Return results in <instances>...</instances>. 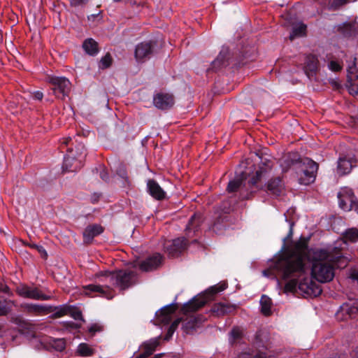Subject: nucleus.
Wrapping results in <instances>:
<instances>
[{
  "label": "nucleus",
  "mask_w": 358,
  "mask_h": 358,
  "mask_svg": "<svg viewBox=\"0 0 358 358\" xmlns=\"http://www.w3.org/2000/svg\"><path fill=\"white\" fill-rule=\"evenodd\" d=\"M307 248V241L300 239L292 249L273 260L269 268L263 271L264 275H273L274 278L280 277L283 280L290 278L285 285L286 292H294L298 287L304 297L319 296L322 293L321 287L306 276L304 259Z\"/></svg>",
  "instance_id": "f257e3e1"
},
{
  "label": "nucleus",
  "mask_w": 358,
  "mask_h": 358,
  "mask_svg": "<svg viewBox=\"0 0 358 358\" xmlns=\"http://www.w3.org/2000/svg\"><path fill=\"white\" fill-rule=\"evenodd\" d=\"M341 250L336 245L313 251L312 275L314 278L320 282H329L334 277L336 267L343 268L348 265V259Z\"/></svg>",
  "instance_id": "f03ea898"
},
{
  "label": "nucleus",
  "mask_w": 358,
  "mask_h": 358,
  "mask_svg": "<svg viewBox=\"0 0 358 358\" xmlns=\"http://www.w3.org/2000/svg\"><path fill=\"white\" fill-rule=\"evenodd\" d=\"M225 289V284L211 287L205 294L195 296L190 301L183 305L181 312L185 315V318L180 319L181 322L182 321V328L187 334L190 333L191 331L199 327L203 322L202 316L190 315V313L203 307L213 294Z\"/></svg>",
  "instance_id": "7ed1b4c3"
},
{
  "label": "nucleus",
  "mask_w": 358,
  "mask_h": 358,
  "mask_svg": "<svg viewBox=\"0 0 358 358\" xmlns=\"http://www.w3.org/2000/svg\"><path fill=\"white\" fill-rule=\"evenodd\" d=\"M262 164L266 166L264 169L263 166H260V170L257 171L255 176H253L246 183L243 185V178H238L229 181L227 190L229 192H240V196L242 199H248L250 196L259 189V182L268 172L271 170V164L268 160L262 161ZM244 175L243 172L241 173Z\"/></svg>",
  "instance_id": "20e7f679"
},
{
  "label": "nucleus",
  "mask_w": 358,
  "mask_h": 358,
  "mask_svg": "<svg viewBox=\"0 0 358 358\" xmlns=\"http://www.w3.org/2000/svg\"><path fill=\"white\" fill-rule=\"evenodd\" d=\"M105 280L112 286L125 289L136 283V274L129 270H120L113 273L107 271L105 273Z\"/></svg>",
  "instance_id": "39448f33"
},
{
  "label": "nucleus",
  "mask_w": 358,
  "mask_h": 358,
  "mask_svg": "<svg viewBox=\"0 0 358 358\" xmlns=\"http://www.w3.org/2000/svg\"><path fill=\"white\" fill-rule=\"evenodd\" d=\"M15 292L21 297L33 300L45 301L51 299L50 296L43 294L38 287H31L26 284H20L17 286Z\"/></svg>",
  "instance_id": "423d86ee"
},
{
  "label": "nucleus",
  "mask_w": 358,
  "mask_h": 358,
  "mask_svg": "<svg viewBox=\"0 0 358 358\" xmlns=\"http://www.w3.org/2000/svg\"><path fill=\"white\" fill-rule=\"evenodd\" d=\"M49 82L53 86L52 91L57 97L64 99L68 96L71 86L68 79L64 77H52Z\"/></svg>",
  "instance_id": "0eeeda50"
},
{
  "label": "nucleus",
  "mask_w": 358,
  "mask_h": 358,
  "mask_svg": "<svg viewBox=\"0 0 358 358\" xmlns=\"http://www.w3.org/2000/svg\"><path fill=\"white\" fill-rule=\"evenodd\" d=\"M303 164L305 166V169H303L302 175L299 178V182L307 185L315 181L318 164L308 158L303 160Z\"/></svg>",
  "instance_id": "6e6552de"
},
{
  "label": "nucleus",
  "mask_w": 358,
  "mask_h": 358,
  "mask_svg": "<svg viewBox=\"0 0 358 358\" xmlns=\"http://www.w3.org/2000/svg\"><path fill=\"white\" fill-rule=\"evenodd\" d=\"M187 241L185 238H178L174 240L165 241L164 250L171 257H176L182 252L187 247Z\"/></svg>",
  "instance_id": "1a4fd4ad"
},
{
  "label": "nucleus",
  "mask_w": 358,
  "mask_h": 358,
  "mask_svg": "<svg viewBox=\"0 0 358 358\" xmlns=\"http://www.w3.org/2000/svg\"><path fill=\"white\" fill-rule=\"evenodd\" d=\"M162 262V256L159 253H155L141 262H133V267H138L142 271H150L159 266Z\"/></svg>",
  "instance_id": "9d476101"
},
{
  "label": "nucleus",
  "mask_w": 358,
  "mask_h": 358,
  "mask_svg": "<svg viewBox=\"0 0 358 358\" xmlns=\"http://www.w3.org/2000/svg\"><path fill=\"white\" fill-rule=\"evenodd\" d=\"M153 52L154 43L152 41H145L136 45L134 55L137 62H143L150 59Z\"/></svg>",
  "instance_id": "9b49d317"
},
{
  "label": "nucleus",
  "mask_w": 358,
  "mask_h": 358,
  "mask_svg": "<svg viewBox=\"0 0 358 358\" xmlns=\"http://www.w3.org/2000/svg\"><path fill=\"white\" fill-rule=\"evenodd\" d=\"M264 190L269 195L279 196L285 192V184L280 176L273 177L265 184Z\"/></svg>",
  "instance_id": "f8f14e48"
},
{
  "label": "nucleus",
  "mask_w": 358,
  "mask_h": 358,
  "mask_svg": "<svg viewBox=\"0 0 358 358\" xmlns=\"http://www.w3.org/2000/svg\"><path fill=\"white\" fill-rule=\"evenodd\" d=\"M339 206L344 210H350L355 202V196L352 190L348 187H344L338 194Z\"/></svg>",
  "instance_id": "ddd939ff"
},
{
  "label": "nucleus",
  "mask_w": 358,
  "mask_h": 358,
  "mask_svg": "<svg viewBox=\"0 0 358 358\" xmlns=\"http://www.w3.org/2000/svg\"><path fill=\"white\" fill-rule=\"evenodd\" d=\"M85 292L92 296H101L108 299L113 297L112 289L109 285H89L84 287Z\"/></svg>",
  "instance_id": "4468645a"
},
{
  "label": "nucleus",
  "mask_w": 358,
  "mask_h": 358,
  "mask_svg": "<svg viewBox=\"0 0 358 358\" xmlns=\"http://www.w3.org/2000/svg\"><path fill=\"white\" fill-rule=\"evenodd\" d=\"M357 313L358 308L355 302L345 303L337 311L336 317L340 320H347L355 317Z\"/></svg>",
  "instance_id": "2eb2a0df"
},
{
  "label": "nucleus",
  "mask_w": 358,
  "mask_h": 358,
  "mask_svg": "<svg viewBox=\"0 0 358 358\" xmlns=\"http://www.w3.org/2000/svg\"><path fill=\"white\" fill-rule=\"evenodd\" d=\"M20 307L27 313L34 315H45L52 311V306L36 303H24Z\"/></svg>",
  "instance_id": "dca6fc26"
},
{
  "label": "nucleus",
  "mask_w": 358,
  "mask_h": 358,
  "mask_svg": "<svg viewBox=\"0 0 358 358\" xmlns=\"http://www.w3.org/2000/svg\"><path fill=\"white\" fill-rule=\"evenodd\" d=\"M153 103L158 109L168 110L173 106L174 99L171 94L161 92L154 96Z\"/></svg>",
  "instance_id": "f3484780"
},
{
  "label": "nucleus",
  "mask_w": 358,
  "mask_h": 358,
  "mask_svg": "<svg viewBox=\"0 0 358 358\" xmlns=\"http://www.w3.org/2000/svg\"><path fill=\"white\" fill-rule=\"evenodd\" d=\"M176 303H171L162 308L159 312L156 313L157 320L159 322L166 324L171 320V315L177 310Z\"/></svg>",
  "instance_id": "a211bd4d"
},
{
  "label": "nucleus",
  "mask_w": 358,
  "mask_h": 358,
  "mask_svg": "<svg viewBox=\"0 0 358 358\" xmlns=\"http://www.w3.org/2000/svg\"><path fill=\"white\" fill-rule=\"evenodd\" d=\"M103 231V229L101 225L92 224L87 226L83 231V241L84 243H90L94 238Z\"/></svg>",
  "instance_id": "6ab92c4d"
},
{
  "label": "nucleus",
  "mask_w": 358,
  "mask_h": 358,
  "mask_svg": "<svg viewBox=\"0 0 358 358\" xmlns=\"http://www.w3.org/2000/svg\"><path fill=\"white\" fill-rule=\"evenodd\" d=\"M236 309V306L234 304H230L229 303L221 302L215 303L211 311L216 316H223L227 314L231 313L234 312Z\"/></svg>",
  "instance_id": "aec40b11"
},
{
  "label": "nucleus",
  "mask_w": 358,
  "mask_h": 358,
  "mask_svg": "<svg viewBox=\"0 0 358 358\" xmlns=\"http://www.w3.org/2000/svg\"><path fill=\"white\" fill-rule=\"evenodd\" d=\"M159 344V337L151 338L141 345V353L137 358H145L150 355Z\"/></svg>",
  "instance_id": "412c9836"
},
{
  "label": "nucleus",
  "mask_w": 358,
  "mask_h": 358,
  "mask_svg": "<svg viewBox=\"0 0 358 358\" xmlns=\"http://www.w3.org/2000/svg\"><path fill=\"white\" fill-rule=\"evenodd\" d=\"M343 236L345 241H339L336 242L334 245V246H336V243H339V244L337 245V246H338V248L341 249V252L343 250V245H346V241H350L352 243H355L358 241V229L355 227L349 228L345 230Z\"/></svg>",
  "instance_id": "4be33fe9"
},
{
  "label": "nucleus",
  "mask_w": 358,
  "mask_h": 358,
  "mask_svg": "<svg viewBox=\"0 0 358 358\" xmlns=\"http://www.w3.org/2000/svg\"><path fill=\"white\" fill-rule=\"evenodd\" d=\"M148 192L150 194L157 200L163 199L166 193L154 180H149L147 183Z\"/></svg>",
  "instance_id": "5701e85b"
},
{
  "label": "nucleus",
  "mask_w": 358,
  "mask_h": 358,
  "mask_svg": "<svg viewBox=\"0 0 358 358\" xmlns=\"http://www.w3.org/2000/svg\"><path fill=\"white\" fill-rule=\"evenodd\" d=\"M353 167L351 158L347 157H340L338 161L337 173L343 176L349 173Z\"/></svg>",
  "instance_id": "b1692460"
},
{
  "label": "nucleus",
  "mask_w": 358,
  "mask_h": 358,
  "mask_svg": "<svg viewBox=\"0 0 358 358\" xmlns=\"http://www.w3.org/2000/svg\"><path fill=\"white\" fill-rule=\"evenodd\" d=\"M81 166L80 162H78L73 157L66 156L64 157L63 169L64 171H76Z\"/></svg>",
  "instance_id": "393cba45"
},
{
  "label": "nucleus",
  "mask_w": 358,
  "mask_h": 358,
  "mask_svg": "<svg viewBox=\"0 0 358 358\" xmlns=\"http://www.w3.org/2000/svg\"><path fill=\"white\" fill-rule=\"evenodd\" d=\"M348 64V78L350 80L358 79V62L356 57L349 60Z\"/></svg>",
  "instance_id": "a878e982"
},
{
  "label": "nucleus",
  "mask_w": 358,
  "mask_h": 358,
  "mask_svg": "<svg viewBox=\"0 0 358 358\" xmlns=\"http://www.w3.org/2000/svg\"><path fill=\"white\" fill-rule=\"evenodd\" d=\"M83 48L88 55L92 56L99 52L98 43L92 38L86 39L83 42Z\"/></svg>",
  "instance_id": "bb28decb"
},
{
  "label": "nucleus",
  "mask_w": 358,
  "mask_h": 358,
  "mask_svg": "<svg viewBox=\"0 0 358 358\" xmlns=\"http://www.w3.org/2000/svg\"><path fill=\"white\" fill-rule=\"evenodd\" d=\"M299 161L298 156L295 154H288L285 155L280 163V166H282L283 171H287L290 166Z\"/></svg>",
  "instance_id": "cd10ccee"
},
{
  "label": "nucleus",
  "mask_w": 358,
  "mask_h": 358,
  "mask_svg": "<svg viewBox=\"0 0 358 358\" xmlns=\"http://www.w3.org/2000/svg\"><path fill=\"white\" fill-rule=\"evenodd\" d=\"M15 306V301L0 297V316L7 315Z\"/></svg>",
  "instance_id": "c85d7f7f"
},
{
  "label": "nucleus",
  "mask_w": 358,
  "mask_h": 358,
  "mask_svg": "<svg viewBox=\"0 0 358 358\" xmlns=\"http://www.w3.org/2000/svg\"><path fill=\"white\" fill-rule=\"evenodd\" d=\"M201 222V217L200 215L194 214L191 217V218L189 221V223L187 226V228H186L187 235L189 236V234L192 230L194 231V233L195 231L196 230L197 227L199 226Z\"/></svg>",
  "instance_id": "c756f323"
},
{
  "label": "nucleus",
  "mask_w": 358,
  "mask_h": 358,
  "mask_svg": "<svg viewBox=\"0 0 358 358\" xmlns=\"http://www.w3.org/2000/svg\"><path fill=\"white\" fill-rule=\"evenodd\" d=\"M271 356V355L266 351L259 350L255 353L243 352L235 358H267Z\"/></svg>",
  "instance_id": "7c9ffc66"
},
{
  "label": "nucleus",
  "mask_w": 358,
  "mask_h": 358,
  "mask_svg": "<svg viewBox=\"0 0 358 358\" xmlns=\"http://www.w3.org/2000/svg\"><path fill=\"white\" fill-rule=\"evenodd\" d=\"M261 310L264 315H269L271 313V299L266 296L263 295L260 299Z\"/></svg>",
  "instance_id": "2f4dec72"
},
{
  "label": "nucleus",
  "mask_w": 358,
  "mask_h": 358,
  "mask_svg": "<svg viewBox=\"0 0 358 358\" xmlns=\"http://www.w3.org/2000/svg\"><path fill=\"white\" fill-rule=\"evenodd\" d=\"M306 26L303 23H299L296 24L290 34L289 38L291 41L294 40L296 37L303 36L306 34Z\"/></svg>",
  "instance_id": "473e14b6"
},
{
  "label": "nucleus",
  "mask_w": 358,
  "mask_h": 358,
  "mask_svg": "<svg viewBox=\"0 0 358 358\" xmlns=\"http://www.w3.org/2000/svg\"><path fill=\"white\" fill-rule=\"evenodd\" d=\"M77 353L83 357H89L93 355L94 350L86 343H80L78 346Z\"/></svg>",
  "instance_id": "72a5a7b5"
},
{
  "label": "nucleus",
  "mask_w": 358,
  "mask_h": 358,
  "mask_svg": "<svg viewBox=\"0 0 358 358\" xmlns=\"http://www.w3.org/2000/svg\"><path fill=\"white\" fill-rule=\"evenodd\" d=\"M318 60L314 55H308L306 57L305 65L306 69L310 71H315L317 68Z\"/></svg>",
  "instance_id": "f704fd0d"
},
{
  "label": "nucleus",
  "mask_w": 358,
  "mask_h": 358,
  "mask_svg": "<svg viewBox=\"0 0 358 358\" xmlns=\"http://www.w3.org/2000/svg\"><path fill=\"white\" fill-rule=\"evenodd\" d=\"M69 311V306L64 305L59 307H52V313H54L55 317H61L64 315H68Z\"/></svg>",
  "instance_id": "c9c22d12"
},
{
  "label": "nucleus",
  "mask_w": 358,
  "mask_h": 358,
  "mask_svg": "<svg viewBox=\"0 0 358 358\" xmlns=\"http://www.w3.org/2000/svg\"><path fill=\"white\" fill-rule=\"evenodd\" d=\"M243 331L240 327H234L230 332V342L236 343L241 338Z\"/></svg>",
  "instance_id": "e433bc0d"
},
{
  "label": "nucleus",
  "mask_w": 358,
  "mask_h": 358,
  "mask_svg": "<svg viewBox=\"0 0 358 358\" xmlns=\"http://www.w3.org/2000/svg\"><path fill=\"white\" fill-rule=\"evenodd\" d=\"M355 80L348 78L347 87L349 93L352 96L358 94V84L355 83Z\"/></svg>",
  "instance_id": "4c0bfd02"
},
{
  "label": "nucleus",
  "mask_w": 358,
  "mask_h": 358,
  "mask_svg": "<svg viewBox=\"0 0 358 358\" xmlns=\"http://www.w3.org/2000/svg\"><path fill=\"white\" fill-rule=\"evenodd\" d=\"M74 320H82L83 315L82 312L77 308L69 306V315Z\"/></svg>",
  "instance_id": "58836bf2"
},
{
  "label": "nucleus",
  "mask_w": 358,
  "mask_h": 358,
  "mask_svg": "<svg viewBox=\"0 0 358 358\" xmlns=\"http://www.w3.org/2000/svg\"><path fill=\"white\" fill-rule=\"evenodd\" d=\"M52 347L57 351H62L66 347L65 341L64 339H55L51 343Z\"/></svg>",
  "instance_id": "ea45409f"
},
{
  "label": "nucleus",
  "mask_w": 358,
  "mask_h": 358,
  "mask_svg": "<svg viewBox=\"0 0 358 358\" xmlns=\"http://www.w3.org/2000/svg\"><path fill=\"white\" fill-rule=\"evenodd\" d=\"M180 322L181 319L178 318L171 324V325L169 328L167 334L165 336L166 340H169L172 336V335L173 334L174 331H176V329H177L178 326Z\"/></svg>",
  "instance_id": "a19ab883"
},
{
  "label": "nucleus",
  "mask_w": 358,
  "mask_h": 358,
  "mask_svg": "<svg viewBox=\"0 0 358 358\" xmlns=\"http://www.w3.org/2000/svg\"><path fill=\"white\" fill-rule=\"evenodd\" d=\"M356 0H332L330 3L329 6L331 9L336 10L341 6L350 2V1H355Z\"/></svg>",
  "instance_id": "79ce46f5"
},
{
  "label": "nucleus",
  "mask_w": 358,
  "mask_h": 358,
  "mask_svg": "<svg viewBox=\"0 0 358 358\" xmlns=\"http://www.w3.org/2000/svg\"><path fill=\"white\" fill-rule=\"evenodd\" d=\"M112 57L109 53H107L100 61V67L106 69L111 65Z\"/></svg>",
  "instance_id": "37998d69"
},
{
  "label": "nucleus",
  "mask_w": 358,
  "mask_h": 358,
  "mask_svg": "<svg viewBox=\"0 0 358 358\" xmlns=\"http://www.w3.org/2000/svg\"><path fill=\"white\" fill-rule=\"evenodd\" d=\"M229 53V50L227 48H223L220 55L217 56V59L214 61V63H219L220 64H224V61L227 59V55Z\"/></svg>",
  "instance_id": "c03bdc74"
},
{
  "label": "nucleus",
  "mask_w": 358,
  "mask_h": 358,
  "mask_svg": "<svg viewBox=\"0 0 358 358\" xmlns=\"http://www.w3.org/2000/svg\"><path fill=\"white\" fill-rule=\"evenodd\" d=\"M329 69L334 72L340 71L342 69V65L336 61H331L328 64Z\"/></svg>",
  "instance_id": "a18cd8bd"
},
{
  "label": "nucleus",
  "mask_w": 358,
  "mask_h": 358,
  "mask_svg": "<svg viewBox=\"0 0 358 358\" xmlns=\"http://www.w3.org/2000/svg\"><path fill=\"white\" fill-rule=\"evenodd\" d=\"M31 247L36 248L41 254V255L43 256V257H47L48 254L43 246L33 245Z\"/></svg>",
  "instance_id": "49530a36"
},
{
  "label": "nucleus",
  "mask_w": 358,
  "mask_h": 358,
  "mask_svg": "<svg viewBox=\"0 0 358 358\" xmlns=\"http://www.w3.org/2000/svg\"><path fill=\"white\" fill-rule=\"evenodd\" d=\"M88 0H69L71 5L77 6L81 4H84L87 2Z\"/></svg>",
  "instance_id": "de8ad7c7"
},
{
  "label": "nucleus",
  "mask_w": 358,
  "mask_h": 358,
  "mask_svg": "<svg viewBox=\"0 0 358 358\" xmlns=\"http://www.w3.org/2000/svg\"><path fill=\"white\" fill-rule=\"evenodd\" d=\"M33 97L34 99H36V100H41L43 97V94L40 91H36L35 92H34L33 94Z\"/></svg>",
  "instance_id": "09e8293b"
},
{
  "label": "nucleus",
  "mask_w": 358,
  "mask_h": 358,
  "mask_svg": "<svg viewBox=\"0 0 358 358\" xmlns=\"http://www.w3.org/2000/svg\"><path fill=\"white\" fill-rule=\"evenodd\" d=\"M8 292L9 287L7 285L0 282V292L8 293Z\"/></svg>",
  "instance_id": "8fccbe9b"
},
{
  "label": "nucleus",
  "mask_w": 358,
  "mask_h": 358,
  "mask_svg": "<svg viewBox=\"0 0 358 358\" xmlns=\"http://www.w3.org/2000/svg\"><path fill=\"white\" fill-rule=\"evenodd\" d=\"M100 177L101 178V179L104 181H106L108 180V173L106 172L105 170H102L100 173Z\"/></svg>",
  "instance_id": "3c124183"
},
{
  "label": "nucleus",
  "mask_w": 358,
  "mask_h": 358,
  "mask_svg": "<svg viewBox=\"0 0 358 358\" xmlns=\"http://www.w3.org/2000/svg\"><path fill=\"white\" fill-rule=\"evenodd\" d=\"M259 159H261V161L259 163V166H263L264 169H266V166L265 165L262 164V161L264 162L265 160H268L269 162H271V164L272 165L271 168L273 167V162L270 159H266V158H261V157H259ZM259 170H260V167H259V169L257 171H259Z\"/></svg>",
  "instance_id": "603ef678"
},
{
  "label": "nucleus",
  "mask_w": 358,
  "mask_h": 358,
  "mask_svg": "<svg viewBox=\"0 0 358 358\" xmlns=\"http://www.w3.org/2000/svg\"><path fill=\"white\" fill-rule=\"evenodd\" d=\"M351 356L352 358H358V347L352 351Z\"/></svg>",
  "instance_id": "864d4df0"
},
{
  "label": "nucleus",
  "mask_w": 358,
  "mask_h": 358,
  "mask_svg": "<svg viewBox=\"0 0 358 358\" xmlns=\"http://www.w3.org/2000/svg\"><path fill=\"white\" fill-rule=\"evenodd\" d=\"M97 331H99V328L96 325H93L90 328V332H96Z\"/></svg>",
  "instance_id": "5fc2aeb1"
},
{
  "label": "nucleus",
  "mask_w": 358,
  "mask_h": 358,
  "mask_svg": "<svg viewBox=\"0 0 358 358\" xmlns=\"http://www.w3.org/2000/svg\"><path fill=\"white\" fill-rule=\"evenodd\" d=\"M69 141H71V138H68V139H66V140L64 141V143L66 145H68V143H69Z\"/></svg>",
  "instance_id": "6e6d98bb"
},
{
  "label": "nucleus",
  "mask_w": 358,
  "mask_h": 358,
  "mask_svg": "<svg viewBox=\"0 0 358 358\" xmlns=\"http://www.w3.org/2000/svg\"><path fill=\"white\" fill-rule=\"evenodd\" d=\"M160 356H161V355L159 354V355H156L154 358H159Z\"/></svg>",
  "instance_id": "4d7b16f0"
},
{
  "label": "nucleus",
  "mask_w": 358,
  "mask_h": 358,
  "mask_svg": "<svg viewBox=\"0 0 358 358\" xmlns=\"http://www.w3.org/2000/svg\"><path fill=\"white\" fill-rule=\"evenodd\" d=\"M115 2H120L122 0H113Z\"/></svg>",
  "instance_id": "13d9d810"
}]
</instances>
